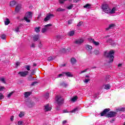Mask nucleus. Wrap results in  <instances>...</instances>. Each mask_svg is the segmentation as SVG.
Returning <instances> with one entry per match:
<instances>
[{"mask_svg":"<svg viewBox=\"0 0 125 125\" xmlns=\"http://www.w3.org/2000/svg\"><path fill=\"white\" fill-rule=\"evenodd\" d=\"M115 52L113 50H110L109 52L106 51L104 52V56L109 59V63H112L114 61V54Z\"/></svg>","mask_w":125,"mask_h":125,"instance_id":"nucleus-1","label":"nucleus"},{"mask_svg":"<svg viewBox=\"0 0 125 125\" xmlns=\"http://www.w3.org/2000/svg\"><path fill=\"white\" fill-rule=\"evenodd\" d=\"M33 17V14L31 12H28L26 13L25 17H24V19L26 22H31V21L29 20Z\"/></svg>","mask_w":125,"mask_h":125,"instance_id":"nucleus-2","label":"nucleus"},{"mask_svg":"<svg viewBox=\"0 0 125 125\" xmlns=\"http://www.w3.org/2000/svg\"><path fill=\"white\" fill-rule=\"evenodd\" d=\"M56 101L57 102V104L59 105H62L63 104H64V99L60 96H57Z\"/></svg>","mask_w":125,"mask_h":125,"instance_id":"nucleus-3","label":"nucleus"},{"mask_svg":"<svg viewBox=\"0 0 125 125\" xmlns=\"http://www.w3.org/2000/svg\"><path fill=\"white\" fill-rule=\"evenodd\" d=\"M117 115V112L115 111H109L107 114L105 115L106 118H113Z\"/></svg>","mask_w":125,"mask_h":125,"instance_id":"nucleus-4","label":"nucleus"},{"mask_svg":"<svg viewBox=\"0 0 125 125\" xmlns=\"http://www.w3.org/2000/svg\"><path fill=\"white\" fill-rule=\"evenodd\" d=\"M102 8L104 12L109 14V10H110V9L108 4H104L102 5Z\"/></svg>","mask_w":125,"mask_h":125,"instance_id":"nucleus-5","label":"nucleus"},{"mask_svg":"<svg viewBox=\"0 0 125 125\" xmlns=\"http://www.w3.org/2000/svg\"><path fill=\"white\" fill-rule=\"evenodd\" d=\"M18 74L21 76V77H27L29 75V71H20L18 73Z\"/></svg>","mask_w":125,"mask_h":125,"instance_id":"nucleus-6","label":"nucleus"},{"mask_svg":"<svg viewBox=\"0 0 125 125\" xmlns=\"http://www.w3.org/2000/svg\"><path fill=\"white\" fill-rule=\"evenodd\" d=\"M110 108H105L103 112L101 113V116L104 117L106 115V114L110 111Z\"/></svg>","mask_w":125,"mask_h":125,"instance_id":"nucleus-7","label":"nucleus"},{"mask_svg":"<svg viewBox=\"0 0 125 125\" xmlns=\"http://www.w3.org/2000/svg\"><path fill=\"white\" fill-rule=\"evenodd\" d=\"M51 26V24H48L44 26V27L42 29V33H45L48 30H49V27Z\"/></svg>","mask_w":125,"mask_h":125,"instance_id":"nucleus-8","label":"nucleus"},{"mask_svg":"<svg viewBox=\"0 0 125 125\" xmlns=\"http://www.w3.org/2000/svg\"><path fill=\"white\" fill-rule=\"evenodd\" d=\"M26 104L28 106L29 108H32L33 106L35 105V103L34 102H32V101L27 102L26 103Z\"/></svg>","mask_w":125,"mask_h":125,"instance_id":"nucleus-9","label":"nucleus"},{"mask_svg":"<svg viewBox=\"0 0 125 125\" xmlns=\"http://www.w3.org/2000/svg\"><path fill=\"white\" fill-rule=\"evenodd\" d=\"M54 17V15L53 14H49L44 19V21H45V22H47V21H48V20H49V19H50L51 17Z\"/></svg>","mask_w":125,"mask_h":125,"instance_id":"nucleus-10","label":"nucleus"},{"mask_svg":"<svg viewBox=\"0 0 125 125\" xmlns=\"http://www.w3.org/2000/svg\"><path fill=\"white\" fill-rule=\"evenodd\" d=\"M83 42H84V40H83V38H81L75 41V43H76L77 44H81V43H83Z\"/></svg>","mask_w":125,"mask_h":125,"instance_id":"nucleus-11","label":"nucleus"},{"mask_svg":"<svg viewBox=\"0 0 125 125\" xmlns=\"http://www.w3.org/2000/svg\"><path fill=\"white\" fill-rule=\"evenodd\" d=\"M22 5L21 4L17 5L15 8V11L16 12H19L20 11V9H21Z\"/></svg>","mask_w":125,"mask_h":125,"instance_id":"nucleus-12","label":"nucleus"},{"mask_svg":"<svg viewBox=\"0 0 125 125\" xmlns=\"http://www.w3.org/2000/svg\"><path fill=\"white\" fill-rule=\"evenodd\" d=\"M116 7L113 8L111 10L109 9L108 13H109V14H113L116 12Z\"/></svg>","mask_w":125,"mask_h":125,"instance_id":"nucleus-13","label":"nucleus"},{"mask_svg":"<svg viewBox=\"0 0 125 125\" xmlns=\"http://www.w3.org/2000/svg\"><path fill=\"white\" fill-rule=\"evenodd\" d=\"M116 27V25L114 23H111L109 24V27L106 28V31L109 30V29H112V28H115Z\"/></svg>","mask_w":125,"mask_h":125,"instance_id":"nucleus-14","label":"nucleus"},{"mask_svg":"<svg viewBox=\"0 0 125 125\" xmlns=\"http://www.w3.org/2000/svg\"><path fill=\"white\" fill-rule=\"evenodd\" d=\"M52 108L49 107V104H47L46 105H44V110L45 111H48L51 110Z\"/></svg>","mask_w":125,"mask_h":125,"instance_id":"nucleus-15","label":"nucleus"},{"mask_svg":"<svg viewBox=\"0 0 125 125\" xmlns=\"http://www.w3.org/2000/svg\"><path fill=\"white\" fill-rule=\"evenodd\" d=\"M39 40H40V36L39 35H35L33 36L34 42H37V41H39Z\"/></svg>","mask_w":125,"mask_h":125,"instance_id":"nucleus-16","label":"nucleus"},{"mask_svg":"<svg viewBox=\"0 0 125 125\" xmlns=\"http://www.w3.org/2000/svg\"><path fill=\"white\" fill-rule=\"evenodd\" d=\"M64 75L67 76V77H69V78H73V74H72L71 72H64Z\"/></svg>","mask_w":125,"mask_h":125,"instance_id":"nucleus-17","label":"nucleus"},{"mask_svg":"<svg viewBox=\"0 0 125 125\" xmlns=\"http://www.w3.org/2000/svg\"><path fill=\"white\" fill-rule=\"evenodd\" d=\"M35 73H36V69H33L32 70L31 73L30 75V77L31 79H36V78L32 77V76H33V75H35Z\"/></svg>","mask_w":125,"mask_h":125,"instance_id":"nucleus-18","label":"nucleus"},{"mask_svg":"<svg viewBox=\"0 0 125 125\" xmlns=\"http://www.w3.org/2000/svg\"><path fill=\"white\" fill-rule=\"evenodd\" d=\"M107 42H109V43L112 45V46H115V45H116V44H115L114 42H113V41H112L111 39H109Z\"/></svg>","mask_w":125,"mask_h":125,"instance_id":"nucleus-19","label":"nucleus"},{"mask_svg":"<svg viewBox=\"0 0 125 125\" xmlns=\"http://www.w3.org/2000/svg\"><path fill=\"white\" fill-rule=\"evenodd\" d=\"M15 4H16V1H11L10 2V6H11V7H13V6H14V5H15Z\"/></svg>","mask_w":125,"mask_h":125,"instance_id":"nucleus-20","label":"nucleus"},{"mask_svg":"<svg viewBox=\"0 0 125 125\" xmlns=\"http://www.w3.org/2000/svg\"><path fill=\"white\" fill-rule=\"evenodd\" d=\"M78 96H74V97L71 99V101L73 102H76L78 100Z\"/></svg>","mask_w":125,"mask_h":125,"instance_id":"nucleus-21","label":"nucleus"},{"mask_svg":"<svg viewBox=\"0 0 125 125\" xmlns=\"http://www.w3.org/2000/svg\"><path fill=\"white\" fill-rule=\"evenodd\" d=\"M25 112L24 111H21L19 114V117L21 118L22 117H24Z\"/></svg>","mask_w":125,"mask_h":125,"instance_id":"nucleus-22","label":"nucleus"},{"mask_svg":"<svg viewBox=\"0 0 125 125\" xmlns=\"http://www.w3.org/2000/svg\"><path fill=\"white\" fill-rule=\"evenodd\" d=\"M76 62H77V60L75 58H72L71 59V63L72 64H76Z\"/></svg>","mask_w":125,"mask_h":125,"instance_id":"nucleus-23","label":"nucleus"},{"mask_svg":"<svg viewBox=\"0 0 125 125\" xmlns=\"http://www.w3.org/2000/svg\"><path fill=\"white\" fill-rule=\"evenodd\" d=\"M85 48L87 50H91L92 49V46L88 44L85 45Z\"/></svg>","mask_w":125,"mask_h":125,"instance_id":"nucleus-24","label":"nucleus"},{"mask_svg":"<svg viewBox=\"0 0 125 125\" xmlns=\"http://www.w3.org/2000/svg\"><path fill=\"white\" fill-rule=\"evenodd\" d=\"M30 95H31V93L29 92L24 93V97L26 98H27Z\"/></svg>","mask_w":125,"mask_h":125,"instance_id":"nucleus-25","label":"nucleus"},{"mask_svg":"<svg viewBox=\"0 0 125 125\" xmlns=\"http://www.w3.org/2000/svg\"><path fill=\"white\" fill-rule=\"evenodd\" d=\"M60 85L64 87H66V86H68V84L64 82H62L60 83Z\"/></svg>","mask_w":125,"mask_h":125,"instance_id":"nucleus-26","label":"nucleus"},{"mask_svg":"<svg viewBox=\"0 0 125 125\" xmlns=\"http://www.w3.org/2000/svg\"><path fill=\"white\" fill-rule=\"evenodd\" d=\"M10 23V21H9V19H6L5 21H4L5 25H8Z\"/></svg>","mask_w":125,"mask_h":125,"instance_id":"nucleus-27","label":"nucleus"},{"mask_svg":"<svg viewBox=\"0 0 125 125\" xmlns=\"http://www.w3.org/2000/svg\"><path fill=\"white\" fill-rule=\"evenodd\" d=\"M117 111H122V112H125V107H122L121 108H118L117 109Z\"/></svg>","mask_w":125,"mask_h":125,"instance_id":"nucleus-28","label":"nucleus"},{"mask_svg":"<svg viewBox=\"0 0 125 125\" xmlns=\"http://www.w3.org/2000/svg\"><path fill=\"white\" fill-rule=\"evenodd\" d=\"M110 88V86L109 84L104 85V89L106 90H109Z\"/></svg>","mask_w":125,"mask_h":125,"instance_id":"nucleus-29","label":"nucleus"},{"mask_svg":"<svg viewBox=\"0 0 125 125\" xmlns=\"http://www.w3.org/2000/svg\"><path fill=\"white\" fill-rule=\"evenodd\" d=\"M25 68L27 71H31V66L27 65L25 66Z\"/></svg>","mask_w":125,"mask_h":125,"instance_id":"nucleus-30","label":"nucleus"},{"mask_svg":"<svg viewBox=\"0 0 125 125\" xmlns=\"http://www.w3.org/2000/svg\"><path fill=\"white\" fill-rule=\"evenodd\" d=\"M75 35V31H71L69 32V35L70 36V37H72Z\"/></svg>","mask_w":125,"mask_h":125,"instance_id":"nucleus-31","label":"nucleus"},{"mask_svg":"<svg viewBox=\"0 0 125 125\" xmlns=\"http://www.w3.org/2000/svg\"><path fill=\"white\" fill-rule=\"evenodd\" d=\"M57 11H58L59 12H60L61 11H65V9H63V8H58L57 9Z\"/></svg>","mask_w":125,"mask_h":125,"instance_id":"nucleus-32","label":"nucleus"},{"mask_svg":"<svg viewBox=\"0 0 125 125\" xmlns=\"http://www.w3.org/2000/svg\"><path fill=\"white\" fill-rule=\"evenodd\" d=\"M40 29H41V27H36L35 28V32H36V33H39L40 31Z\"/></svg>","mask_w":125,"mask_h":125,"instance_id":"nucleus-33","label":"nucleus"},{"mask_svg":"<svg viewBox=\"0 0 125 125\" xmlns=\"http://www.w3.org/2000/svg\"><path fill=\"white\" fill-rule=\"evenodd\" d=\"M90 4H86L84 6H83L84 8H90Z\"/></svg>","mask_w":125,"mask_h":125,"instance_id":"nucleus-34","label":"nucleus"},{"mask_svg":"<svg viewBox=\"0 0 125 125\" xmlns=\"http://www.w3.org/2000/svg\"><path fill=\"white\" fill-rule=\"evenodd\" d=\"M64 76H65V73L62 72V74H60L58 76V78H61V77H64Z\"/></svg>","mask_w":125,"mask_h":125,"instance_id":"nucleus-35","label":"nucleus"},{"mask_svg":"<svg viewBox=\"0 0 125 125\" xmlns=\"http://www.w3.org/2000/svg\"><path fill=\"white\" fill-rule=\"evenodd\" d=\"M49 93H46L45 94V95H44V98L46 99H48L49 98Z\"/></svg>","mask_w":125,"mask_h":125,"instance_id":"nucleus-36","label":"nucleus"},{"mask_svg":"<svg viewBox=\"0 0 125 125\" xmlns=\"http://www.w3.org/2000/svg\"><path fill=\"white\" fill-rule=\"evenodd\" d=\"M20 26H19V27H16L15 29V31L16 32V33H18V32H19V30L20 29Z\"/></svg>","mask_w":125,"mask_h":125,"instance_id":"nucleus-37","label":"nucleus"},{"mask_svg":"<svg viewBox=\"0 0 125 125\" xmlns=\"http://www.w3.org/2000/svg\"><path fill=\"white\" fill-rule=\"evenodd\" d=\"M38 83V82H37V81L34 82L32 83H31V86H34V85H35L36 84H37Z\"/></svg>","mask_w":125,"mask_h":125,"instance_id":"nucleus-38","label":"nucleus"},{"mask_svg":"<svg viewBox=\"0 0 125 125\" xmlns=\"http://www.w3.org/2000/svg\"><path fill=\"white\" fill-rule=\"evenodd\" d=\"M13 93H14V92H11L9 94L7 95V97L8 98L11 97Z\"/></svg>","mask_w":125,"mask_h":125,"instance_id":"nucleus-39","label":"nucleus"},{"mask_svg":"<svg viewBox=\"0 0 125 125\" xmlns=\"http://www.w3.org/2000/svg\"><path fill=\"white\" fill-rule=\"evenodd\" d=\"M94 54H95V55H98V54H99L100 52H99V51L96 50L94 51Z\"/></svg>","mask_w":125,"mask_h":125,"instance_id":"nucleus-40","label":"nucleus"},{"mask_svg":"<svg viewBox=\"0 0 125 125\" xmlns=\"http://www.w3.org/2000/svg\"><path fill=\"white\" fill-rule=\"evenodd\" d=\"M18 125H24L23 122L22 121H20L18 122Z\"/></svg>","mask_w":125,"mask_h":125,"instance_id":"nucleus-41","label":"nucleus"},{"mask_svg":"<svg viewBox=\"0 0 125 125\" xmlns=\"http://www.w3.org/2000/svg\"><path fill=\"white\" fill-rule=\"evenodd\" d=\"M85 72H87V69H85L84 70L81 71L80 72H79V74H83V73H85Z\"/></svg>","mask_w":125,"mask_h":125,"instance_id":"nucleus-42","label":"nucleus"},{"mask_svg":"<svg viewBox=\"0 0 125 125\" xmlns=\"http://www.w3.org/2000/svg\"><path fill=\"white\" fill-rule=\"evenodd\" d=\"M5 37H6L5 34H2L1 36V39H2V40H5Z\"/></svg>","mask_w":125,"mask_h":125,"instance_id":"nucleus-43","label":"nucleus"},{"mask_svg":"<svg viewBox=\"0 0 125 125\" xmlns=\"http://www.w3.org/2000/svg\"><path fill=\"white\" fill-rule=\"evenodd\" d=\"M93 43L95 44V45H99V42L94 41L93 42Z\"/></svg>","mask_w":125,"mask_h":125,"instance_id":"nucleus-44","label":"nucleus"},{"mask_svg":"<svg viewBox=\"0 0 125 125\" xmlns=\"http://www.w3.org/2000/svg\"><path fill=\"white\" fill-rule=\"evenodd\" d=\"M90 81V79H85L84 80H83V82L85 83H88Z\"/></svg>","mask_w":125,"mask_h":125,"instance_id":"nucleus-45","label":"nucleus"},{"mask_svg":"<svg viewBox=\"0 0 125 125\" xmlns=\"http://www.w3.org/2000/svg\"><path fill=\"white\" fill-rule=\"evenodd\" d=\"M67 9H72L73 8V4H71L67 7Z\"/></svg>","mask_w":125,"mask_h":125,"instance_id":"nucleus-46","label":"nucleus"},{"mask_svg":"<svg viewBox=\"0 0 125 125\" xmlns=\"http://www.w3.org/2000/svg\"><path fill=\"white\" fill-rule=\"evenodd\" d=\"M82 24H83V22H82V21H80V22H79V23L77 24V26H78V27H81V26H82Z\"/></svg>","mask_w":125,"mask_h":125,"instance_id":"nucleus-47","label":"nucleus"},{"mask_svg":"<svg viewBox=\"0 0 125 125\" xmlns=\"http://www.w3.org/2000/svg\"><path fill=\"white\" fill-rule=\"evenodd\" d=\"M3 99V95L1 93H0V100Z\"/></svg>","mask_w":125,"mask_h":125,"instance_id":"nucleus-48","label":"nucleus"},{"mask_svg":"<svg viewBox=\"0 0 125 125\" xmlns=\"http://www.w3.org/2000/svg\"><path fill=\"white\" fill-rule=\"evenodd\" d=\"M67 23L69 25H70V24H72L73 23V20H70L68 21Z\"/></svg>","mask_w":125,"mask_h":125,"instance_id":"nucleus-49","label":"nucleus"},{"mask_svg":"<svg viewBox=\"0 0 125 125\" xmlns=\"http://www.w3.org/2000/svg\"><path fill=\"white\" fill-rule=\"evenodd\" d=\"M78 111V108H74L72 111H71V113H75Z\"/></svg>","mask_w":125,"mask_h":125,"instance_id":"nucleus-50","label":"nucleus"},{"mask_svg":"<svg viewBox=\"0 0 125 125\" xmlns=\"http://www.w3.org/2000/svg\"><path fill=\"white\" fill-rule=\"evenodd\" d=\"M61 52H66V49L62 48L61 49Z\"/></svg>","mask_w":125,"mask_h":125,"instance_id":"nucleus-51","label":"nucleus"},{"mask_svg":"<svg viewBox=\"0 0 125 125\" xmlns=\"http://www.w3.org/2000/svg\"><path fill=\"white\" fill-rule=\"evenodd\" d=\"M52 60H53V58H52V57H50L48 58V61H52Z\"/></svg>","mask_w":125,"mask_h":125,"instance_id":"nucleus-52","label":"nucleus"},{"mask_svg":"<svg viewBox=\"0 0 125 125\" xmlns=\"http://www.w3.org/2000/svg\"><path fill=\"white\" fill-rule=\"evenodd\" d=\"M0 81L2 83H5V81L4 79H0Z\"/></svg>","mask_w":125,"mask_h":125,"instance_id":"nucleus-53","label":"nucleus"},{"mask_svg":"<svg viewBox=\"0 0 125 125\" xmlns=\"http://www.w3.org/2000/svg\"><path fill=\"white\" fill-rule=\"evenodd\" d=\"M65 1H66V0H59L60 3H63Z\"/></svg>","mask_w":125,"mask_h":125,"instance_id":"nucleus-54","label":"nucleus"},{"mask_svg":"<svg viewBox=\"0 0 125 125\" xmlns=\"http://www.w3.org/2000/svg\"><path fill=\"white\" fill-rule=\"evenodd\" d=\"M88 40L89 41V42H93L94 41V40L91 38L88 39Z\"/></svg>","mask_w":125,"mask_h":125,"instance_id":"nucleus-55","label":"nucleus"},{"mask_svg":"<svg viewBox=\"0 0 125 125\" xmlns=\"http://www.w3.org/2000/svg\"><path fill=\"white\" fill-rule=\"evenodd\" d=\"M5 89V87L4 86H0V91H2L3 89Z\"/></svg>","mask_w":125,"mask_h":125,"instance_id":"nucleus-56","label":"nucleus"},{"mask_svg":"<svg viewBox=\"0 0 125 125\" xmlns=\"http://www.w3.org/2000/svg\"><path fill=\"white\" fill-rule=\"evenodd\" d=\"M31 47H36V44L33 43L31 45Z\"/></svg>","mask_w":125,"mask_h":125,"instance_id":"nucleus-57","label":"nucleus"},{"mask_svg":"<svg viewBox=\"0 0 125 125\" xmlns=\"http://www.w3.org/2000/svg\"><path fill=\"white\" fill-rule=\"evenodd\" d=\"M20 65V62H17L16 63V67L19 66Z\"/></svg>","mask_w":125,"mask_h":125,"instance_id":"nucleus-58","label":"nucleus"},{"mask_svg":"<svg viewBox=\"0 0 125 125\" xmlns=\"http://www.w3.org/2000/svg\"><path fill=\"white\" fill-rule=\"evenodd\" d=\"M110 78H111V76H110L109 75H107L105 76V79H110Z\"/></svg>","mask_w":125,"mask_h":125,"instance_id":"nucleus-59","label":"nucleus"},{"mask_svg":"<svg viewBox=\"0 0 125 125\" xmlns=\"http://www.w3.org/2000/svg\"><path fill=\"white\" fill-rule=\"evenodd\" d=\"M66 123H67V121L66 120H64V121H63V122L62 123V125H65V124H66Z\"/></svg>","mask_w":125,"mask_h":125,"instance_id":"nucleus-60","label":"nucleus"},{"mask_svg":"<svg viewBox=\"0 0 125 125\" xmlns=\"http://www.w3.org/2000/svg\"><path fill=\"white\" fill-rule=\"evenodd\" d=\"M122 66H123V64H122V63H119V64H118V67L119 68H121V67H122Z\"/></svg>","mask_w":125,"mask_h":125,"instance_id":"nucleus-61","label":"nucleus"},{"mask_svg":"<svg viewBox=\"0 0 125 125\" xmlns=\"http://www.w3.org/2000/svg\"><path fill=\"white\" fill-rule=\"evenodd\" d=\"M63 113H68V111L66 109H65L63 110Z\"/></svg>","mask_w":125,"mask_h":125,"instance_id":"nucleus-62","label":"nucleus"},{"mask_svg":"<svg viewBox=\"0 0 125 125\" xmlns=\"http://www.w3.org/2000/svg\"><path fill=\"white\" fill-rule=\"evenodd\" d=\"M42 46V43L40 42V44L39 45V47H40V48Z\"/></svg>","mask_w":125,"mask_h":125,"instance_id":"nucleus-63","label":"nucleus"},{"mask_svg":"<svg viewBox=\"0 0 125 125\" xmlns=\"http://www.w3.org/2000/svg\"><path fill=\"white\" fill-rule=\"evenodd\" d=\"M14 118V116H12L10 117V120H11V121H13V118Z\"/></svg>","mask_w":125,"mask_h":125,"instance_id":"nucleus-64","label":"nucleus"}]
</instances>
